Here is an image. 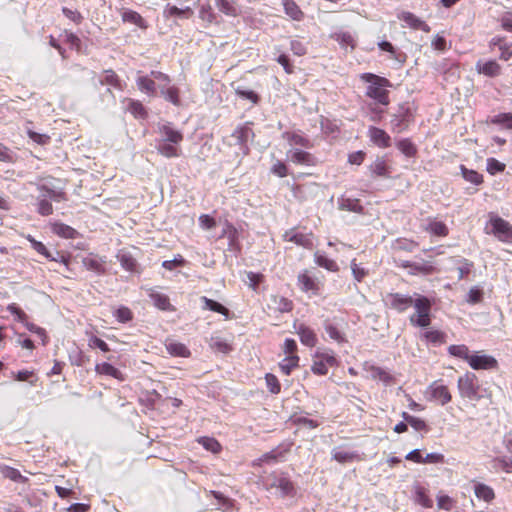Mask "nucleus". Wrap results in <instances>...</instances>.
Masks as SVG:
<instances>
[{
    "label": "nucleus",
    "instance_id": "1",
    "mask_svg": "<svg viewBox=\"0 0 512 512\" xmlns=\"http://www.w3.org/2000/svg\"><path fill=\"white\" fill-rule=\"evenodd\" d=\"M361 81L367 83L366 97L375 101L376 104L388 106L390 104V92L387 88L392 87L389 79L374 73H363Z\"/></svg>",
    "mask_w": 512,
    "mask_h": 512
},
{
    "label": "nucleus",
    "instance_id": "2",
    "mask_svg": "<svg viewBox=\"0 0 512 512\" xmlns=\"http://www.w3.org/2000/svg\"><path fill=\"white\" fill-rule=\"evenodd\" d=\"M484 231L487 235L494 236L502 243H512V224L496 213L491 212L488 214V221L485 224Z\"/></svg>",
    "mask_w": 512,
    "mask_h": 512
},
{
    "label": "nucleus",
    "instance_id": "3",
    "mask_svg": "<svg viewBox=\"0 0 512 512\" xmlns=\"http://www.w3.org/2000/svg\"><path fill=\"white\" fill-rule=\"evenodd\" d=\"M413 307L415 312L410 315L409 322L412 326L426 328L431 324L432 301L419 295L415 298Z\"/></svg>",
    "mask_w": 512,
    "mask_h": 512
},
{
    "label": "nucleus",
    "instance_id": "4",
    "mask_svg": "<svg viewBox=\"0 0 512 512\" xmlns=\"http://www.w3.org/2000/svg\"><path fill=\"white\" fill-rule=\"evenodd\" d=\"M312 361L311 371L318 376L327 375L329 368L339 365L336 355L330 349L317 350L313 355Z\"/></svg>",
    "mask_w": 512,
    "mask_h": 512
},
{
    "label": "nucleus",
    "instance_id": "5",
    "mask_svg": "<svg viewBox=\"0 0 512 512\" xmlns=\"http://www.w3.org/2000/svg\"><path fill=\"white\" fill-rule=\"evenodd\" d=\"M459 395L468 400H479L480 385L477 376L474 373L467 372L460 376L457 381Z\"/></svg>",
    "mask_w": 512,
    "mask_h": 512
},
{
    "label": "nucleus",
    "instance_id": "6",
    "mask_svg": "<svg viewBox=\"0 0 512 512\" xmlns=\"http://www.w3.org/2000/svg\"><path fill=\"white\" fill-rule=\"evenodd\" d=\"M266 488L275 489L281 497H293L296 493L293 482L284 473L270 475L266 480Z\"/></svg>",
    "mask_w": 512,
    "mask_h": 512
},
{
    "label": "nucleus",
    "instance_id": "7",
    "mask_svg": "<svg viewBox=\"0 0 512 512\" xmlns=\"http://www.w3.org/2000/svg\"><path fill=\"white\" fill-rule=\"evenodd\" d=\"M414 121V113L408 103H402L391 118V129L393 132H403Z\"/></svg>",
    "mask_w": 512,
    "mask_h": 512
},
{
    "label": "nucleus",
    "instance_id": "8",
    "mask_svg": "<svg viewBox=\"0 0 512 512\" xmlns=\"http://www.w3.org/2000/svg\"><path fill=\"white\" fill-rule=\"evenodd\" d=\"M427 399L434 401L442 406L448 404L452 400V394L447 385L442 380L432 382L427 388Z\"/></svg>",
    "mask_w": 512,
    "mask_h": 512
},
{
    "label": "nucleus",
    "instance_id": "9",
    "mask_svg": "<svg viewBox=\"0 0 512 512\" xmlns=\"http://www.w3.org/2000/svg\"><path fill=\"white\" fill-rule=\"evenodd\" d=\"M287 156L297 166L315 167L319 164V159L307 150L295 148L288 151Z\"/></svg>",
    "mask_w": 512,
    "mask_h": 512
},
{
    "label": "nucleus",
    "instance_id": "10",
    "mask_svg": "<svg viewBox=\"0 0 512 512\" xmlns=\"http://www.w3.org/2000/svg\"><path fill=\"white\" fill-rule=\"evenodd\" d=\"M468 364L474 370H493L499 366L496 358L486 354L471 355Z\"/></svg>",
    "mask_w": 512,
    "mask_h": 512
},
{
    "label": "nucleus",
    "instance_id": "11",
    "mask_svg": "<svg viewBox=\"0 0 512 512\" xmlns=\"http://www.w3.org/2000/svg\"><path fill=\"white\" fill-rule=\"evenodd\" d=\"M363 370L369 373L372 380L381 381L386 385L394 384L396 382L395 377L387 370L382 367L364 362Z\"/></svg>",
    "mask_w": 512,
    "mask_h": 512
},
{
    "label": "nucleus",
    "instance_id": "12",
    "mask_svg": "<svg viewBox=\"0 0 512 512\" xmlns=\"http://www.w3.org/2000/svg\"><path fill=\"white\" fill-rule=\"evenodd\" d=\"M368 170L372 178H390L392 166L386 156H377L369 165Z\"/></svg>",
    "mask_w": 512,
    "mask_h": 512
},
{
    "label": "nucleus",
    "instance_id": "13",
    "mask_svg": "<svg viewBox=\"0 0 512 512\" xmlns=\"http://www.w3.org/2000/svg\"><path fill=\"white\" fill-rule=\"evenodd\" d=\"M414 300L411 296L403 295L400 293H389L386 296L385 302L391 309L398 312L406 311L413 305Z\"/></svg>",
    "mask_w": 512,
    "mask_h": 512
},
{
    "label": "nucleus",
    "instance_id": "14",
    "mask_svg": "<svg viewBox=\"0 0 512 512\" xmlns=\"http://www.w3.org/2000/svg\"><path fill=\"white\" fill-rule=\"evenodd\" d=\"M283 239L284 241L295 243L296 245L306 249H310L313 246L312 234L299 232L296 228L287 230L283 234Z\"/></svg>",
    "mask_w": 512,
    "mask_h": 512
},
{
    "label": "nucleus",
    "instance_id": "15",
    "mask_svg": "<svg viewBox=\"0 0 512 512\" xmlns=\"http://www.w3.org/2000/svg\"><path fill=\"white\" fill-rule=\"evenodd\" d=\"M83 266L97 275L106 273V257H101L93 253H89L82 259Z\"/></svg>",
    "mask_w": 512,
    "mask_h": 512
},
{
    "label": "nucleus",
    "instance_id": "16",
    "mask_svg": "<svg viewBox=\"0 0 512 512\" xmlns=\"http://www.w3.org/2000/svg\"><path fill=\"white\" fill-rule=\"evenodd\" d=\"M281 137L286 140L290 146H299L305 149L313 147L309 137L304 135L300 130L284 131Z\"/></svg>",
    "mask_w": 512,
    "mask_h": 512
},
{
    "label": "nucleus",
    "instance_id": "17",
    "mask_svg": "<svg viewBox=\"0 0 512 512\" xmlns=\"http://www.w3.org/2000/svg\"><path fill=\"white\" fill-rule=\"evenodd\" d=\"M400 21H403L405 25L413 30H421L429 33L431 31L430 26L415 14L409 11H402L397 15Z\"/></svg>",
    "mask_w": 512,
    "mask_h": 512
},
{
    "label": "nucleus",
    "instance_id": "18",
    "mask_svg": "<svg viewBox=\"0 0 512 512\" xmlns=\"http://www.w3.org/2000/svg\"><path fill=\"white\" fill-rule=\"evenodd\" d=\"M297 280L303 292H312L314 295H317L321 289V283L308 270L301 272Z\"/></svg>",
    "mask_w": 512,
    "mask_h": 512
},
{
    "label": "nucleus",
    "instance_id": "19",
    "mask_svg": "<svg viewBox=\"0 0 512 512\" xmlns=\"http://www.w3.org/2000/svg\"><path fill=\"white\" fill-rule=\"evenodd\" d=\"M413 500L416 504L423 508L430 509L433 507V500L429 495V490L420 483L412 486Z\"/></svg>",
    "mask_w": 512,
    "mask_h": 512
},
{
    "label": "nucleus",
    "instance_id": "20",
    "mask_svg": "<svg viewBox=\"0 0 512 512\" xmlns=\"http://www.w3.org/2000/svg\"><path fill=\"white\" fill-rule=\"evenodd\" d=\"M251 123L247 122L238 126L232 136L237 139V143L245 149V154H248V142L254 138V132L250 126Z\"/></svg>",
    "mask_w": 512,
    "mask_h": 512
},
{
    "label": "nucleus",
    "instance_id": "21",
    "mask_svg": "<svg viewBox=\"0 0 512 512\" xmlns=\"http://www.w3.org/2000/svg\"><path fill=\"white\" fill-rule=\"evenodd\" d=\"M475 69L478 74H482L491 78L497 77L502 73V67L496 60H479L475 65Z\"/></svg>",
    "mask_w": 512,
    "mask_h": 512
},
{
    "label": "nucleus",
    "instance_id": "22",
    "mask_svg": "<svg viewBox=\"0 0 512 512\" xmlns=\"http://www.w3.org/2000/svg\"><path fill=\"white\" fill-rule=\"evenodd\" d=\"M368 136L373 144L379 148H388L391 146V137L383 129L371 126L368 129Z\"/></svg>",
    "mask_w": 512,
    "mask_h": 512
},
{
    "label": "nucleus",
    "instance_id": "23",
    "mask_svg": "<svg viewBox=\"0 0 512 512\" xmlns=\"http://www.w3.org/2000/svg\"><path fill=\"white\" fill-rule=\"evenodd\" d=\"M424 231L439 238H445L449 235L448 226L443 221L432 217L427 218V224L424 227Z\"/></svg>",
    "mask_w": 512,
    "mask_h": 512
},
{
    "label": "nucleus",
    "instance_id": "24",
    "mask_svg": "<svg viewBox=\"0 0 512 512\" xmlns=\"http://www.w3.org/2000/svg\"><path fill=\"white\" fill-rule=\"evenodd\" d=\"M294 328L296 330V333L299 335L300 341L303 345L310 348L316 346L318 339L315 331L312 328L308 327L303 323L299 325H296V323H294Z\"/></svg>",
    "mask_w": 512,
    "mask_h": 512
},
{
    "label": "nucleus",
    "instance_id": "25",
    "mask_svg": "<svg viewBox=\"0 0 512 512\" xmlns=\"http://www.w3.org/2000/svg\"><path fill=\"white\" fill-rule=\"evenodd\" d=\"M159 133L163 137L161 141L174 144H181L184 139L183 133L172 127L171 124H164L159 127Z\"/></svg>",
    "mask_w": 512,
    "mask_h": 512
},
{
    "label": "nucleus",
    "instance_id": "26",
    "mask_svg": "<svg viewBox=\"0 0 512 512\" xmlns=\"http://www.w3.org/2000/svg\"><path fill=\"white\" fill-rule=\"evenodd\" d=\"M94 370L98 375L110 376L118 381L125 380V375L118 368L108 362L97 363Z\"/></svg>",
    "mask_w": 512,
    "mask_h": 512
},
{
    "label": "nucleus",
    "instance_id": "27",
    "mask_svg": "<svg viewBox=\"0 0 512 512\" xmlns=\"http://www.w3.org/2000/svg\"><path fill=\"white\" fill-rule=\"evenodd\" d=\"M332 459L340 464L351 463L355 461H361L362 458L355 451H348L341 448H335L332 451Z\"/></svg>",
    "mask_w": 512,
    "mask_h": 512
},
{
    "label": "nucleus",
    "instance_id": "28",
    "mask_svg": "<svg viewBox=\"0 0 512 512\" xmlns=\"http://www.w3.org/2000/svg\"><path fill=\"white\" fill-rule=\"evenodd\" d=\"M270 302V308L280 313H288L293 309V302L282 295H272Z\"/></svg>",
    "mask_w": 512,
    "mask_h": 512
},
{
    "label": "nucleus",
    "instance_id": "29",
    "mask_svg": "<svg viewBox=\"0 0 512 512\" xmlns=\"http://www.w3.org/2000/svg\"><path fill=\"white\" fill-rule=\"evenodd\" d=\"M446 334L440 330H426L421 333L420 338L422 341L426 343L432 344L434 346L442 345L446 342Z\"/></svg>",
    "mask_w": 512,
    "mask_h": 512
},
{
    "label": "nucleus",
    "instance_id": "30",
    "mask_svg": "<svg viewBox=\"0 0 512 512\" xmlns=\"http://www.w3.org/2000/svg\"><path fill=\"white\" fill-rule=\"evenodd\" d=\"M156 149L160 155L166 158H177L181 155L180 144L159 141Z\"/></svg>",
    "mask_w": 512,
    "mask_h": 512
},
{
    "label": "nucleus",
    "instance_id": "31",
    "mask_svg": "<svg viewBox=\"0 0 512 512\" xmlns=\"http://www.w3.org/2000/svg\"><path fill=\"white\" fill-rule=\"evenodd\" d=\"M194 14L193 10L187 6L185 8H178L175 5H166L163 10V15L165 18L171 17H179V18H190Z\"/></svg>",
    "mask_w": 512,
    "mask_h": 512
},
{
    "label": "nucleus",
    "instance_id": "32",
    "mask_svg": "<svg viewBox=\"0 0 512 512\" xmlns=\"http://www.w3.org/2000/svg\"><path fill=\"white\" fill-rule=\"evenodd\" d=\"M51 230L57 236L65 239H74L78 235L76 229L62 222L52 223Z\"/></svg>",
    "mask_w": 512,
    "mask_h": 512
},
{
    "label": "nucleus",
    "instance_id": "33",
    "mask_svg": "<svg viewBox=\"0 0 512 512\" xmlns=\"http://www.w3.org/2000/svg\"><path fill=\"white\" fill-rule=\"evenodd\" d=\"M167 352L173 357L188 358L191 356L190 350L181 342L169 341L165 344Z\"/></svg>",
    "mask_w": 512,
    "mask_h": 512
},
{
    "label": "nucleus",
    "instance_id": "34",
    "mask_svg": "<svg viewBox=\"0 0 512 512\" xmlns=\"http://www.w3.org/2000/svg\"><path fill=\"white\" fill-rule=\"evenodd\" d=\"M123 22H128L136 25L141 29H147L148 24L146 20L136 11L126 9L121 13Z\"/></svg>",
    "mask_w": 512,
    "mask_h": 512
},
{
    "label": "nucleus",
    "instance_id": "35",
    "mask_svg": "<svg viewBox=\"0 0 512 512\" xmlns=\"http://www.w3.org/2000/svg\"><path fill=\"white\" fill-rule=\"evenodd\" d=\"M117 260L120 262V265L123 269L134 272L137 269V260L132 256V254L125 250H120L116 255Z\"/></svg>",
    "mask_w": 512,
    "mask_h": 512
},
{
    "label": "nucleus",
    "instance_id": "36",
    "mask_svg": "<svg viewBox=\"0 0 512 512\" xmlns=\"http://www.w3.org/2000/svg\"><path fill=\"white\" fill-rule=\"evenodd\" d=\"M474 493L479 500H483L487 503H490L495 499V492L493 488L483 483L475 484Z\"/></svg>",
    "mask_w": 512,
    "mask_h": 512
},
{
    "label": "nucleus",
    "instance_id": "37",
    "mask_svg": "<svg viewBox=\"0 0 512 512\" xmlns=\"http://www.w3.org/2000/svg\"><path fill=\"white\" fill-rule=\"evenodd\" d=\"M150 298L153 304L160 310L163 311H174V306L170 303V299L167 295L159 292H151Z\"/></svg>",
    "mask_w": 512,
    "mask_h": 512
},
{
    "label": "nucleus",
    "instance_id": "38",
    "mask_svg": "<svg viewBox=\"0 0 512 512\" xmlns=\"http://www.w3.org/2000/svg\"><path fill=\"white\" fill-rule=\"evenodd\" d=\"M160 92L166 101L175 106L181 105L180 89L178 87L174 85L168 87L162 86Z\"/></svg>",
    "mask_w": 512,
    "mask_h": 512
},
{
    "label": "nucleus",
    "instance_id": "39",
    "mask_svg": "<svg viewBox=\"0 0 512 512\" xmlns=\"http://www.w3.org/2000/svg\"><path fill=\"white\" fill-rule=\"evenodd\" d=\"M498 46L500 50L499 59L503 61H508L512 57V49L511 46L504 42L502 37L496 36L491 39L490 47Z\"/></svg>",
    "mask_w": 512,
    "mask_h": 512
},
{
    "label": "nucleus",
    "instance_id": "40",
    "mask_svg": "<svg viewBox=\"0 0 512 512\" xmlns=\"http://www.w3.org/2000/svg\"><path fill=\"white\" fill-rule=\"evenodd\" d=\"M396 147L406 157L413 158L417 155V146L409 138H403L397 141Z\"/></svg>",
    "mask_w": 512,
    "mask_h": 512
},
{
    "label": "nucleus",
    "instance_id": "41",
    "mask_svg": "<svg viewBox=\"0 0 512 512\" xmlns=\"http://www.w3.org/2000/svg\"><path fill=\"white\" fill-rule=\"evenodd\" d=\"M283 7L285 13L295 21H301L304 18V13L294 0H284Z\"/></svg>",
    "mask_w": 512,
    "mask_h": 512
},
{
    "label": "nucleus",
    "instance_id": "42",
    "mask_svg": "<svg viewBox=\"0 0 512 512\" xmlns=\"http://www.w3.org/2000/svg\"><path fill=\"white\" fill-rule=\"evenodd\" d=\"M201 301L204 303V309L219 313L223 315L225 318L230 317L229 309L223 306L222 304L218 303L217 301L212 300L206 296L201 297Z\"/></svg>",
    "mask_w": 512,
    "mask_h": 512
},
{
    "label": "nucleus",
    "instance_id": "43",
    "mask_svg": "<svg viewBox=\"0 0 512 512\" xmlns=\"http://www.w3.org/2000/svg\"><path fill=\"white\" fill-rule=\"evenodd\" d=\"M300 357L299 356H289L284 357L279 362V369L280 371L286 375L289 376L293 370L297 369L299 367Z\"/></svg>",
    "mask_w": 512,
    "mask_h": 512
},
{
    "label": "nucleus",
    "instance_id": "44",
    "mask_svg": "<svg viewBox=\"0 0 512 512\" xmlns=\"http://www.w3.org/2000/svg\"><path fill=\"white\" fill-rule=\"evenodd\" d=\"M136 84L141 92L150 96H155L157 93L155 81L148 76L138 77Z\"/></svg>",
    "mask_w": 512,
    "mask_h": 512
},
{
    "label": "nucleus",
    "instance_id": "45",
    "mask_svg": "<svg viewBox=\"0 0 512 512\" xmlns=\"http://www.w3.org/2000/svg\"><path fill=\"white\" fill-rule=\"evenodd\" d=\"M401 417L404 419L405 422H407L416 431H421V432L429 431V426L427 425L425 420H423L419 417L412 416L407 412H402Z\"/></svg>",
    "mask_w": 512,
    "mask_h": 512
},
{
    "label": "nucleus",
    "instance_id": "46",
    "mask_svg": "<svg viewBox=\"0 0 512 512\" xmlns=\"http://www.w3.org/2000/svg\"><path fill=\"white\" fill-rule=\"evenodd\" d=\"M410 266L409 274L411 275H430L436 272V268L430 262L423 261L421 263L413 262Z\"/></svg>",
    "mask_w": 512,
    "mask_h": 512
},
{
    "label": "nucleus",
    "instance_id": "47",
    "mask_svg": "<svg viewBox=\"0 0 512 512\" xmlns=\"http://www.w3.org/2000/svg\"><path fill=\"white\" fill-rule=\"evenodd\" d=\"M330 37L337 41L342 48L354 49L356 46L355 38L350 32H337L331 34Z\"/></svg>",
    "mask_w": 512,
    "mask_h": 512
},
{
    "label": "nucleus",
    "instance_id": "48",
    "mask_svg": "<svg viewBox=\"0 0 512 512\" xmlns=\"http://www.w3.org/2000/svg\"><path fill=\"white\" fill-rule=\"evenodd\" d=\"M315 263L328 271L337 272L339 266L335 260L328 258L326 255L316 252L314 255Z\"/></svg>",
    "mask_w": 512,
    "mask_h": 512
},
{
    "label": "nucleus",
    "instance_id": "49",
    "mask_svg": "<svg viewBox=\"0 0 512 512\" xmlns=\"http://www.w3.org/2000/svg\"><path fill=\"white\" fill-rule=\"evenodd\" d=\"M101 85H110L116 89H122V84L119 76L112 69L103 71V77L100 79Z\"/></svg>",
    "mask_w": 512,
    "mask_h": 512
},
{
    "label": "nucleus",
    "instance_id": "50",
    "mask_svg": "<svg viewBox=\"0 0 512 512\" xmlns=\"http://www.w3.org/2000/svg\"><path fill=\"white\" fill-rule=\"evenodd\" d=\"M460 171L462 177L474 185H480L483 183V175L476 170L468 169L465 165H460Z\"/></svg>",
    "mask_w": 512,
    "mask_h": 512
},
{
    "label": "nucleus",
    "instance_id": "51",
    "mask_svg": "<svg viewBox=\"0 0 512 512\" xmlns=\"http://www.w3.org/2000/svg\"><path fill=\"white\" fill-rule=\"evenodd\" d=\"M209 346L214 352L223 354H228L233 349L231 344L220 337H211Z\"/></svg>",
    "mask_w": 512,
    "mask_h": 512
},
{
    "label": "nucleus",
    "instance_id": "52",
    "mask_svg": "<svg viewBox=\"0 0 512 512\" xmlns=\"http://www.w3.org/2000/svg\"><path fill=\"white\" fill-rule=\"evenodd\" d=\"M324 328L332 340L336 341L339 344L347 342L344 332H342L337 326L333 325L332 323L326 322Z\"/></svg>",
    "mask_w": 512,
    "mask_h": 512
},
{
    "label": "nucleus",
    "instance_id": "53",
    "mask_svg": "<svg viewBox=\"0 0 512 512\" xmlns=\"http://www.w3.org/2000/svg\"><path fill=\"white\" fill-rule=\"evenodd\" d=\"M26 239L31 243L32 248L39 254L43 255L45 258L49 259L50 261H57L58 259L52 256V254L48 251L46 246L40 242L37 241L33 236L28 235L26 236Z\"/></svg>",
    "mask_w": 512,
    "mask_h": 512
},
{
    "label": "nucleus",
    "instance_id": "54",
    "mask_svg": "<svg viewBox=\"0 0 512 512\" xmlns=\"http://www.w3.org/2000/svg\"><path fill=\"white\" fill-rule=\"evenodd\" d=\"M127 110L136 118L144 119L147 117L144 105L138 100L129 99Z\"/></svg>",
    "mask_w": 512,
    "mask_h": 512
},
{
    "label": "nucleus",
    "instance_id": "55",
    "mask_svg": "<svg viewBox=\"0 0 512 512\" xmlns=\"http://www.w3.org/2000/svg\"><path fill=\"white\" fill-rule=\"evenodd\" d=\"M217 8L228 16H237L238 10L233 0H215Z\"/></svg>",
    "mask_w": 512,
    "mask_h": 512
},
{
    "label": "nucleus",
    "instance_id": "56",
    "mask_svg": "<svg viewBox=\"0 0 512 512\" xmlns=\"http://www.w3.org/2000/svg\"><path fill=\"white\" fill-rule=\"evenodd\" d=\"M448 352H449V354L451 356L463 359L467 363H468L469 358L471 356L469 348L466 345H464V344L451 345V346L448 347Z\"/></svg>",
    "mask_w": 512,
    "mask_h": 512
},
{
    "label": "nucleus",
    "instance_id": "57",
    "mask_svg": "<svg viewBox=\"0 0 512 512\" xmlns=\"http://www.w3.org/2000/svg\"><path fill=\"white\" fill-rule=\"evenodd\" d=\"M436 500H437V507L440 510L451 511L456 505L455 499H453L452 497H450L442 492H439L437 494Z\"/></svg>",
    "mask_w": 512,
    "mask_h": 512
},
{
    "label": "nucleus",
    "instance_id": "58",
    "mask_svg": "<svg viewBox=\"0 0 512 512\" xmlns=\"http://www.w3.org/2000/svg\"><path fill=\"white\" fill-rule=\"evenodd\" d=\"M198 443H200L206 450L214 454H218L222 450L221 444L215 438L212 437H200L198 439Z\"/></svg>",
    "mask_w": 512,
    "mask_h": 512
},
{
    "label": "nucleus",
    "instance_id": "59",
    "mask_svg": "<svg viewBox=\"0 0 512 512\" xmlns=\"http://www.w3.org/2000/svg\"><path fill=\"white\" fill-rule=\"evenodd\" d=\"M270 172L279 178H285L290 174L288 165L279 159L272 164Z\"/></svg>",
    "mask_w": 512,
    "mask_h": 512
},
{
    "label": "nucleus",
    "instance_id": "60",
    "mask_svg": "<svg viewBox=\"0 0 512 512\" xmlns=\"http://www.w3.org/2000/svg\"><path fill=\"white\" fill-rule=\"evenodd\" d=\"M320 127L324 134L331 135L339 132V126L334 120H331L327 117H320Z\"/></svg>",
    "mask_w": 512,
    "mask_h": 512
},
{
    "label": "nucleus",
    "instance_id": "61",
    "mask_svg": "<svg viewBox=\"0 0 512 512\" xmlns=\"http://www.w3.org/2000/svg\"><path fill=\"white\" fill-rule=\"evenodd\" d=\"M265 382L270 393L277 395L281 392V384L276 375L267 373L265 375Z\"/></svg>",
    "mask_w": 512,
    "mask_h": 512
},
{
    "label": "nucleus",
    "instance_id": "62",
    "mask_svg": "<svg viewBox=\"0 0 512 512\" xmlns=\"http://www.w3.org/2000/svg\"><path fill=\"white\" fill-rule=\"evenodd\" d=\"M235 93L238 97L242 99H246L253 104H258L260 101V96L253 90H249L243 87H238L235 90Z\"/></svg>",
    "mask_w": 512,
    "mask_h": 512
},
{
    "label": "nucleus",
    "instance_id": "63",
    "mask_svg": "<svg viewBox=\"0 0 512 512\" xmlns=\"http://www.w3.org/2000/svg\"><path fill=\"white\" fill-rule=\"evenodd\" d=\"M1 472L5 478L16 482H24L27 480L24 476H22L19 470L10 466L1 467Z\"/></svg>",
    "mask_w": 512,
    "mask_h": 512
},
{
    "label": "nucleus",
    "instance_id": "64",
    "mask_svg": "<svg viewBox=\"0 0 512 512\" xmlns=\"http://www.w3.org/2000/svg\"><path fill=\"white\" fill-rule=\"evenodd\" d=\"M88 346L89 348L91 349H95V348H98L100 349L102 352H109L110 351V348L108 346V344L102 340L101 338L97 337L96 335L90 333L88 334Z\"/></svg>",
    "mask_w": 512,
    "mask_h": 512
}]
</instances>
